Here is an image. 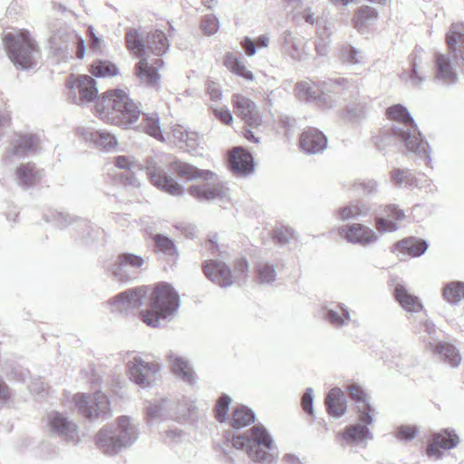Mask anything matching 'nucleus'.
I'll return each mask as SVG.
<instances>
[{"instance_id": "f704fd0d", "label": "nucleus", "mask_w": 464, "mask_h": 464, "mask_svg": "<svg viewBox=\"0 0 464 464\" xmlns=\"http://www.w3.org/2000/svg\"><path fill=\"white\" fill-rule=\"evenodd\" d=\"M379 14L375 8L368 5L362 6L353 18V25L358 32L364 34L376 23Z\"/></svg>"}, {"instance_id": "c756f323", "label": "nucleus", "mask_w": 464, "mask_h": 464, "mask_svg": "<svg viewBox=\"0 0 464 464\" xmlns=\"http://www.w3.org/2000/svg\"><path fill=\"white\" fill-rule=\"evenodd\" d=\"M368 424L355 423L346 426L342 432L339 433L347 444H362L373 439L372 433L367 427Z\"/></svg>"}, {"instance_id": "a19ab883", "label": "nucleus", "mask_w": 464, "mask_h": 464, "mask_svg": "<svg viewBox=\"0 0 464 464\" xmlns=\"http://www.w3.org/2000/svg\"><path fill=\"white\" fill-rule=\"evenodd\" d=\"M147 47L153 54L160 56L169 50V42L163 32L156 30L148 34Z\"/></svg>"}, {"instance_id": "0e129e2a", "label": "nucleus", "mask_w": 464, "mask_h": 464, "mask_svg": "<svg viewBox=\"0 0 464 464\" xmlns=\"http://www.w3.org/2000/svg\"><path fill=\"white\" fill-rule=\"evenodd\" d=\"M418 428L411 425H401L397 429L396 437L402 440H411L418 433Z\"/></svg>"}, {"instance_id": "8fccbe9b", "label": "nucleus", "mask_w": 464, "mask_h": 464, "mask_svg": "<svg viewBox=\"0 0 464 464\" xmlns=\"http://www.w3.org/2000/svg\"><path fill=\"white\" fill-rule=\"evenodd\" d=\"M392 180L395 186L401 187H418L419 183L417 179L412 175L409 169H397L392 173Z\"/></svg>"}, {"instance_id": "49530a36", "label": "nucleus", "mask_w": 464, "mask_h": 464, "mask_svg": "<svg viewBox=\"0 0 464 464\" xmlns=\"http://www.w3.org/2000/svg\"><path fill=\"white\" fill-rule=\"evenodd\" d=\"M443 296L448 303L452 304H458L461 300V298H464V283H448L444 286Z\"/></svg>"}, {"instance_id": "a878e982", "label": "nucleus", "mask_w": 464, "mask_h": 464, "mask_svg": "<svg viewBox=\"0 0 464 464\" xmlns=\"http://www.w3.org/2000/svg\"><path fill=\"white\" fill-rule=\"evenodd\" d=\"M43 177V171L34 163H22L15 169L14 180L24 189L37 185Z\"/></svg>"}, {"instance_id": "052dcab7", "label": "nucleus", "mask_w": 464, "mask_h": 464, "mask_svg": "<svg viewBox=\"0 0 464 464\" xmlns=\"http://www.w3.org/2000/svg\"><path fill=\"white\" fill-rule=\"evenodd\" d=\"M230 398L227 395H222L218 401L216 406V418L224 422L227 420V413L230 404Z\"/></svg>"}, {"instance_id": "4468645a", "label": "nucleus", "mask_w": 464, "mask_h": 464, "mask_svg": "<svg viewBox=\"0 0 464 464\" xmlns=\"http://www.w3.org/2000/svg\"><path fill=\"white\" fill-rule=\"evenodd\" d=\"M50 44L56 50L76 48V56L82 59L85 54V44L82 37L68 27H61L50 37Z\"/></svg>"}, {"instance_id": "cd10ccee", "label": "nucleus", "mask_w": 464, "mask_h": 464, "mask_svg": "<svg viewBox=\"0 0 464 464\" xmlns=\"http://www.w3.org/2000/svg\"><path fill=\"white\" fill-rule=\"evenodd\" d=\"M170 362L172 372L176 376L180 378L182 382L188 385H194L197 382V376L193 369L190 367L188 361L184 357L169 352L167 355Z\"/></svg>"}, {"instance_id": "aec40b11", "label": "nucleus", "mask_w": 464, "mask_h": 464, "mask_svg": "<svg viewBox=\"0 0 464 464\" xmlns=\"http://www.w3.org/2000/svg\"><path fill=\"white\" fill-rule=\"evenodd\" d=\"M347 391L350 398L356 403L359 420L365 424H372L377 412L374 407L369 403L368 396L363 389L360 385L353 383L347 387Z\"/></svg>"}, {"instance_id": "c85d7f7f", "label": "nucleus", "mask_w": 464, "mask_h": 464, "mask_svg": "<svg viewBox=\"0 0 464 464\" xmlns=\"http://www.w3.org/2000/svg\"><path fill=\"white\" fill-rule=\"evenodd\" d=\"M176 405V401L170 399H161L151 402L146 410L148 422L152 425L171 416Z\"/></svg>"}, {"instance_id": "e2e57ef3", "label": "nucleus", "mask_w": 464, "mask_h": 464, "mask_svg": "<svg viewBox=\"0 0 464 464\" xmlns=\"http://www.w3.org/2000/svg\"><path fill=\"white\" fill-rule=\"evenodd\" d=\"M114 162L119 169H128L130 171L140 169V165L129 156H118L115 158Z\"/></svg>"}, {"instance_id": "680f3d73", "label": "nucleus", "mask_w": 464, "mask_h": 464, "mask_svg": "<svg viewBox=\"0 0 464 464\" xmlns=\"http://www.w3.org/2000/svg\"><path fill=\"white\" fill-rule=\"evenodd\" d=\"M378 187L379 183L374 179H365L354 184L355 189L362 191L366 196L376 193Z\"/></svg>"}, {"instance_id": "72a5a7b5", "label": "nucleus", "mask_w": 464, "mask_h": 464, "mask_svg": "<svg viewBox=\"0 0 464 464\" xmlns=\"http://www.w3.org/2000/svg\"><path fill=\"white\" fill-rule=\"evenodd\" d=\"M323 311L324 319L336 328L348 325L351 321L350 311L343 304H337L334 306H325Z\"/></svg>"}, {"instance_id": "bf43d9fd", "label": "nucleus", "mask_w": 464, "mask_h": 464, "mask_svg": "<svg viewBox=\"0 0 464 464\" xmlns=\"http://www.w3.org/2000/svg\"><path fill=\"white\" fill-rule=\"evenodd\" d=\"M200 27L207 35L215 34L219 29L218 19L214 14H208L202 18Z\"/></svg>"}, {"instance_id": "864d4df0", "label": "nucleus", "mask_w": 464, "mask_h": 464, "mask_svg": "<svg viewBox=\"0 0 464 464\" xmlns=\"http://www.w3.org/2000/svg\"><path fill=\"white\" fill-rule=\"evenodd\" d=\"M257 280L260 284H271L276 280V270L272 264L260 262L256 266Z\"/></svg>"}, {"instance_id": "13d9d810", "label": "nucleus", "mask_w": 464, "mask_h": 464, "mask_svg": "<svg viewBox=\"0 0 464 464\" xmlns=\"http://www.w3.org/2000/svg\"><path fill=\"white\" fill-rule=\"evenodd\" d=\"M366 110V104L363 102L352 103L347 107L344 118L349 121L359 120L365 115Z\"/></svg>"}, {"instance_id": "39448f33", "label": "nucleus", "mask_w": 464, "mask_h": 464, "mask_svg": "<svg viewBox=\"0 0 464 464\" xmlns=\"http://www.w3.org/2000/svg\"><path fill=\"white\" fill-rule=\"evenodd\" d=\"M225 447H233L236 450H243L252 460L262 463L272 461V450L275 449L272 436L260 424L255 425L248 433L244 435L227 437Z\"/></svg>"}, {"instance_id": "58836bf2", "label": "nucleus", "mask_w": 464, "mask_h": 464, "mask_svg": "<svg viewBox=\"0 0 464 464\" xmlns=\"http://www.w3.org/2000/svg\"><path fill=\"white\" fill-rule=\"evenodd\" d=\"M433 353L452 368L458 367L461 362L459 352L450 343H438L433 349Z\"/></svg>"}, {"instance_id": "6ab92c4d", "label": "nucleus", "mask_w": 464, "mask_h": 464, "mask_svg": "<svg viewBox=\"0 0 464 464\" xmlns=\"http://www.w3.org/2000/svg\"><path fill=\"white\" fill-rule=\"evenodd\" d=\"M457 70L449 53H436L434 54V81L443 85H452L458 82Z\"/></svg>"}, {"instance_id": "3c124183", "label": "nucleus", "mask_w": 464, "mask_h": 464, "mask_svg": "<svg viewBox=\"0 0 464 464\" xmlns=\"http://www.w3.org/2000/svg\"><path fill=\"white\" fill-rule=\"evenodd\" d=\"M143 130L150 136L155 138L158 140L163 141L164 138L160 126V119L157 114L144 115Z\"/></svg>"}, {"instance_id": "9b49d317", "label": "nucleus", "mask_w": 464, "mask_h": 464, "mask_svg": "<svg viewBox=\"0 0 464 464\" xmlns=\"http://www.w3.org/2000/svg\"><path fill=\"white\" fill-rule=\"evenodd\" d=\"M69 98L77 104L92 102L98 93L94 79L89 75H70L67 83Z\"/></svg>"}, {"instance_id": "5fc2aeb1", "label": "nucleus", "mask_w": 464, "mask_h": 464, "mask_svg": "<svg viewBox=\"0 0 464 464\" xmlns=\"http://www.w3.org/2000/svg\"><path fill=\"white\" fill-rule=\"evenodd\" d=\"M46 222L53 224L58 228H64L72 224V218L64 212L51 210L44 215Z\"/></svg>"}, {"instance_id": "6e6d98bb", "label": "nucleus", "mask_w": 464, "mask_h": 464, "mask_svg": "<svg viewBox=\"0 0 464 464\" xmlns=\"http://www.w3.org/2000/svg\"><path fill=\"white\" fill-rule=\"evenodd\" d=\"M153 239L159 251L167 256H172L177 255V248L175 244L169 237L161 234H157L153 237Z\"/></svg>"}, {"instance_id": "412c9836", "label": "nucleus", "mask_w": 464, "mask_h": 464, "mask_svg": "<svg viewBox=\"0 0 464 464\" xmlns=\"http://www.w3.org/2000/svg\"><path fill=\"white\" fill-rule=\"evenodd\" d=\"M348 87L349 82L344 78L328 79L320 82V94L324 97L320 107L331 109L335 106L338 96Z\"/></svg>"}, {"instance_id": "a18cd8bd", "label": "nucleus", "mask_w": 464, "mask_h": 464, "mask_svg": "<svg viewBox=\"0 0 464 464\" xmlns=\"http://www.w3.org/2000/svg\"><path fill=\"white\" fill-rule=\"evenodd\" d=\"M370 212V207L364 203L357 202L350 204L339 209V217L341 220H348L365 217Z\"/></svg>"}, {"instance_id": "20e7f679", "label": "nucleus", "mask_w": 464, "mask_h": 464, "mask_svg": "<svg viewBox=\"0 0 464 464\" xmlns=\"http://www.w3.org/2000/svg\"><path fill=\"white\" fill-rule=\"evenodd\" d=\"M137 439V425L128 416H121L115 423L103 426L95 436L98 449L108 456H114L130 447Z\"/></svg>"}, {"instance_id": "f3484780", "label": "nucleus", "mask_w": 464, "mask_h": 464, "mask_svg": "<svg viewBox=\"0 0 464 464\" xmlns=\"http://www.w3.org/2000/svg\"><path fill=\"white\" fill-rule=\"evenodd\" d=\"M148 291V286L128 289L113 297L110 301L111 305L119 312L139 308L143 304Z\"/></svg>"}, {"instance_id": "bb28decb", "label": "nucleus", "mask_w": 464, "mask_h": 464, "mask_svg": "<svg viewBox=\"0 0 464 464\" xmlns=\"http://www.w3.org/2000/svg\"><path fill=\"white\" fill-rule=\"evenodd\" d=\"M229 165L231 170L239 176H246L254 171L253 157L242 148H235L231 151Z\"/></svg>"}, {"instance_id": "09e8293b", "label": "nucleus", "mask_w": 464, "mask_h": 464, "mask_svg": "<svg viewBox=\"0 0 464 464\" xmlns=\"http://www.w3.org/2000/svg\"><path fill=\"white\" fill-rule=\"evenodd\" d=\"M126 44L128 49L137 57L142 56L145 53V45L141 36L134 29H130L126 33Z\"/></svg>"}, {"instance_id": "4c0bfd02", "label": "nucleus", "mask_w": 464, "mask_h": 464, "mask_svg": "<svg viewBox=\"0 0 464 464\" xmlns=\"http://www.w3.org/2000/svg\"><path fill=\"white\" fill-rule=\"evenodd\" d=\"M394 296L401 306L407 312L418 313L422 309L420 300L417 296L411 295L402 285L398 284L395 286Z\"/></svg>"}, {"instance_id": "f8f14e48", "label": "nucleus", "mask_w": 464, "mask_h": 464, "mask_svg": "<svg viewBox=\"0 0 464 464\" xmlns=\"http://www.w3.org/2000/svg\"><path fill=\"white\" fill-rule=\"evenodd\" d=\"M144 264L145 259L141 256L132 253H122L118 255L109 271L114 279L127 282L135 276Z\"/></svg>"}, {"instance_id": "c03bdc74", "label": "nucleus", "mask_w": 464, "mask_h": 464, "mask_svg": "<svg viewBox=\"0 0 464 464\" xmlns=\"http://www.w3.org/2000/svg\"><path fill=\"white\" fill-rule=\"evenodd\" d=\"M255 419L256 416L250 409L239 406L234 410L230 423L234 429H241L253 423Z\"/></svg>"}, {"instance_id": "0eeeda50", "label": "nucleus", "mask_w": 464, "mask_h": 464, "mask_svg": "<svg viewBox=\"0 0 464 464\" xmlns=\"http://www.w3.org/2000/svg\"><path fill=\"white\" fill-rule=\"evenodd\" d=\"M180 305L178 292L169 284L160 283L154 288L150 296V309L141 313L144 324L150 327H158L160 320L172 316Z\"/></svg>"}, {"instance_id": "dca6fc26", "label": "nucleus", "mask_w": 464, "mask_h": 464, "mask_svg": "<svg viewBox=\"0 0 464 464\" xmlns=\"http://www.w3.org/2000/svg\"><path fill=\"white\" fill-rule=\"evenodd\" d=\"M233 107L236 114L250 128H258L263 120L256 104L242 94L233 95Z\"/></svg>"}, {"instance_id": "7c9ffc66", "label": "nucleus", "mask_w": 464, "mask_h": 464, "mask_svg": "<svg viewBox=\"0 0 464 464\" xmlns=\"http://www.w3.org/2000/svg\"><path fill=\"white\" fill-rule=\"evenodd\" d=\"M325 406L332 417L338 419L343 416L347 411L344 392L337 387L331 389L325 397Z\"/></svg>"}, {"instance_id": "f257e3e1", "label": "nucleus", "mask_w": 464, "mask_h": 464, "mask_svg": "<svg viewBox=\"0 0 464 464\" xmlns=\"http://www.w3.org/2000/svg\"><path fill=\"white\" fill-rule=\"evenodd\" d=\"M386 115L392 123L382 132V140L388 143L386 140L393 137L405 147L408 152L423 156L427 164H430L431 161L430 146L423 140L407 108L401 104L392 105L386 110Z\"/></svg>"}, {"instance_id": "ea45409f", "label": "nucleus", "mask_w": 464, "mask_h": 464, "mask_svg": "<svg viewBox=\"0 0 464 464\" xmlns=\"http://www.w3.org/2000/svg\"><path fill=\"white\" fill-rule=\"evenodd\" d=\"M427 248L428 243L418 238H407L395 245L396 250H401L403 254L411 257L420 256L426 252Z\"/></svg>"}, {"instance_id": "338daca9", "label": "nucleus", "mask_w": 464, "mask_h": 464, "mask_svg": "<svg viewBox=\"0 0 464 464\" xmlns=\"http://www.w3.org/2000/svg\"><path fill=\"white\" fill-rule=\"evenodd\" d=\"M385 217L397 223L405 218V214L402 209L399 208L396 205H388L384 208Z\"/></svg>"}, {"instance_id": "69168bd1", "label": "nucleus", "mask_w": 464, "mask_h": 464, "mask_svg": "<svg viewBox=\"0 0 464 464\" xmlns=\"http://www.w3.org/2000/svg\"><path fill=\"white\" fill-rule=\"evenodd\" d=\"M274 239H276L279 244H286L292 238L295 237V231L290 227H281L277 228L274 231L273 234Z\"/></svg>"}, {"instance_id": "e433bc0d", "label": "nucleus", "mask_w": 464, "mask_h": 464, "mask_svg": "<svg viewBox=\"0 0 464 464\" xmlns=\"http://www.w3.org/2000/svg\"><path fill=\"white\" fill-rule=\"evenodd\" d=\"M295 91L299 100L314 102L320 107L324 98L320 94V83L316 85L310 80L301 81L295 84Z\"/></svg>"}, {"instance_id": "473e14b6", "label": "nucleus", "mask_w": 464, "mask_h": 464, "mask_svg": "<svg viewBox=\"0 0 464 464\" xmlns=\"http://www.w3.org/2000/svg\"><path fill=\"white\" fill-rule=\"evenodd\" d=\"M459 441V437L453 432L446 430L444 433H437L434 435L432 443L427 448V454L430 457L440 458V449H453L458 445Z\"/></svg>"}, {"instance_id": "f03ea898", "label": "nucleus", "mask_w": 464, "mask_h": 464, "mask_svg": "<svg viewBox=\"0 0 464 464\" xmlns=\"http://www.w3.org/2000/svg\"><path fill=\"white\" fill-rule=\"evenodd\" d=\"M171 170L185 180L201 179V183L193 184L188 188V193L199 202H212L218 200L227 202L229 200V188L227 184L218 179V176L211 170L199 169L195 166L174 160L170 163Z\"/></svg>"}, {"instance_id": "c9c22d12", "label": "nucleus", "mask_w": 464, "mask_h": 464, "mask_svg": "<svg viewBox=\"0 0 464 464\" xmlns=\"http://www.w3.org/2000/svg\"><path fill=\"white\" fill-rule=\"evenodd\" d=\"M80 131L87 141L94 143L96 147L110 150L117 146L115 136L105 130L80 129Z\"/></svg>"}, {"instance_id": "393cba45", "label": "nucleus", "mask_w": 464, "mask_h": 464, "mask_svg": "<svg viewBox=\"0 0 464 464\" xmlns=\"http://www.w3.org/2000/svg\"><path fill=\"white\" fill-rule=\"evenodd\" d=\"M299 143L305 153L317 154L326 149L327 139L319 130L309 128L301 134Z\"/></svg>"}, {"instance_id": "2f4dec72", "label": "nucleus", "mask_w": 464, "mask_h": 464, "mask_svg": "<svg viewBox=\"0 0 464 464\" xmlns=\"http://www.w3.org/2000/svg\"><path fill=\"white\" fill-rule=\"evenodd\" d=\"M40 141V138L32 133L19 135L14 140L10 153L12 156L23 158L29 153L34 152L38 149Z\"/></svg>"}, {"instance_id": "4d7b16f0", "label": "nucleus", "mask_w": 464, "mask_h": 464, "mask_svg": "<svg viewBox=\"0 0 464 464\" xmlns=\"http://www.w3.org/2000/svg\"><path fill=\"white\" fill-rule=\"evenodd\" d=\"M375 227L378 234L392 233L399 229L398 224L386 217L375 218Z\"/></svg>"}, {"instance_id": "de8ad7c7", "label": "nucleus", "mask_w": 464, "mask_h": 464, "mask_svg": "<svg viewBox=\"0 0 464 464\" xmlns=\"http://www.w3.org/2000/svg\"><path fill=\"white\" fill-rule=\"evenodd\" d=\"M90 72L95 77H111L119 73V70L114 63L103 60L93 63Z\"/></svg>"}, {"instance_id": "603ef678", "label": "nucleus", "mask_w": 464, "mask_h": 464, "mask_svg": "<svg viewBox=\"0 0 464 464\" xmlns=\"http://www.w3.org/2000/svg\"><path fill=\"white\" fill-rule=\"evenodd\" d=\"M340 59L346 63L358 64L363 61V53L352 45H343L340 50Z\"/></svg>"}, {"instance_id": "1a4fd4ad", "label": "nucleus", "mask_w": 464, "mask_h": 464, "mask_svg": "<svg viewBox=\"0 0 464 464\" xmlns=\"http://www.w3.org/2000/svg\"><path fill=\"white\" fill-rule=\"evenodd\" d=\"M126 371L130 380L142 387H151L162 370V364L157 361L147 362L141 357L128 353Z\"/></svg>"}, {"instance_id": "9d476101", "label": "nucleus", "mask_w": 464, "mask_h": 464, "mask_svg": "<svg viewBox=\"0 0 464 464\" xmlns=\"http://www.w3.org/2000/svg\"><path fill=\"white\" fill-rule=\"evenodd\" d=\"M46 429L65 441L77 443L80 440L78 424L66 413L51 411L46 418Z\"/></svg>"}, {"instance_id": "423d86ee", "label": "nucleus", "mask_w": 464, "mask_h": 464, "mask_svg": "<svg viewBox=\"0 0 464 464\" xmlns=\"http://www.w3.org/2000/svg\"><path fill=\"white\" fill-rule=\"evenodd\" d=\"M6 54L14 65L20 70H30L36 66L40 49L28 31L15 30L4 37Z\"/></svg>"}, {"instance_id": "774afa93", "label": "nucleus", "mask_w": 464, "mask_h": 464, "mask_svg": "<svg viewBox=\"0 0 464 464\" xmlns=\"http://www.w3.org/2000/svg\"><path fill=\"white\" fill-rule=\"evenodd\" d=\"M199 144V138L198 133L188 131L185 140L180 144V147L186 149L188 151H195Z\"/></svg>"}, {"instance_id": "5701e85b", "label": "nucleus", "mask_w": 464, "mask_h": 464, "mask_svg": "<svg viewBox=\"0 0 464 464\" xmlns=\"http://www.w3.org/2000/svg\"><path fill=\"white\" fill-rule=\"evenodd\" d=\"M206 276L214 284L227 287L233 284V276L230 268L222 261L207 260L203 266Z\"/></svg>"}, {"instance_id": "4be33fe9", "label": "nucleus", "mask_w": 464, "mask_h": 464, "mask_svg": "<svg viewBox=\"0 0 464 464\" xmlns=\"http://www.w3.org/2000/svg\"><path fill=\"white\" fill-rule=\"evenodd\" d=\"M163 60L160 58L155 59L152 63H150L146 58H142L135 66L136 75L140 82L158 90L160 79L158 70L163 66Z\"/></svg>"}, {"instance_id": "37998d69", "label": "nucleus", "mask_w": 464, "mask_h": 464, "mask_svg": "<svg viewBox=\"0 0 464 464\" xmlns=\"http://www.w3.org/2000/svg\"><path fill=\"white\" fill-rule=\"evenodd\" d=\"M420 63V56L414 54L411 59V68L410 72H403L401 74V80L407 81L411 86L419 88L426 81L425 74L419 70V63Z\"/></svg>"}, {"instance_id": "a211bd4d", "label": "nucleus", "mask_w": 464, "mask_h": 464, "mask_svg": "<svg viewBox=\"0 0 464 464\" xmlns=\"http://www.w3.org/2000/svg\"><path fill=\"white\" fill-rule=\"evenodd\" d=\"M280 42L283 55L295 62H300L306 58V42L302 36L291 30H285L280 35Z\"/></svg>"}, {"instance_id": "ddd939ff", "label": "nucleus", "mask_w": 464, "mask_h": 464, "mask_svg": "<svg viewBox=\"0 0 464 464\" xmlns=\"http://www.w3.org/2000/svg\"><path fill=\"white\" fill-rule=\"evenodd\" d=\"M338 233L347 242L362 246L373 245L380 239L376 231L361 223L341 226Z\"/></svg>"}, {"instance_id": "2eb2a0df", "label": "nucleus", "mask_w": 464, "mask_h": 464, "mask_svg": "<svg viewBox=\"0 0 464 464\" xmlns=\"http://www.w3.org/2000/svg\"><path fill=\"white\" fill-rule=\"evenodd\" d=\"M147 165L148 175L155 187L171 196L179 197L184 194L183 186L167 175L160 167L156 166L152 159L147 161Z\"/></svg>"}, {"instance_id": "b1692460", "label": "nucleus", "mask_w": 464, "mask_h": 464, "mask_svg": "<svg viewBox=\"0 0 464 464\" xmlns=\"http://www.w3.org/2000/svg\"><path fill=\"white\" fill-rule=\"evenodd\" d=\"M446 42L450 52L464 72V24H453L447 34Z\"/></svg>"}, {"instance_id": "79ce46f5", "label": "nucleus", "mask_w": 464, "mask_h": 464, "mask_svg": "<svg viewBox=\"0 0 464 464\" xmlns=\"http://www.w3.org/2000/svg\"><path fill=\"white\" fill-rule=\"evenodd\" d=\"M224 65L234 74L244 78L248 82H253L255 77L243 62H241L234 53H227L224 58Z\"/></svg>"}, {"instance_id": "6e6552de", "label": "nucleus", "mask_w": 464, "mask_h": 464, "mask_svg": "<svg viewBox=\"0 0 464 464\" xmlns=\"http://www.w3.org/2000/svg\"><path fill=\"white\" fill-rule=\"evenodd\" d=\"M72 401L79 413L89 420H105L111 414L110 401L102 392L92 394L76 393L72 395Z\"/></svg>"}, {"instance_id": "7ed1b4c3", "label": "nucleus", "mask_w": 464, "mask_h": 464, "mask_svg": "<svg viewBox=\"0 0 464 464\" xmlns=\"http://www.w3.org/2000/svg\"><path fill=\"white\" fill-rule=\"evenodd\" d=\"M97 111L103 121L123 129L136 122L141 113L138 104L121 89L106 92L97 103Z\"/></svg>"}]
</instances>
